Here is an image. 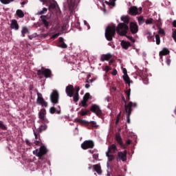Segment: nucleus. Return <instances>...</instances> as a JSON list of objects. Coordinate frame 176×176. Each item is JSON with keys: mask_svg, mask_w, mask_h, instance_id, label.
I'll return each instance as SVG.
<instances>
[{"mask_svg": "<svg viewBox=\"0 0 176 176\" xmlns=\"http://www.w3.org/2000/svg\"><path fill=\"white\" fill-rule=\"evenodd\" d=\"M89 112H90L89 110H86V111L81 110V111L80 112V115H81V116H85V115H87Z\"/></svg>", "mask_w": 176, "mask_h": 176, "instance_id": "nucleus-37", "label": "nucleus"}, {"mask_svg": "<svg viewBox=\"0 0 176 176\" xmlns=\"http://www.w3.org/2000/svg\"><path fill=\"white\" fill-rule=\"evenodd\" d=\"M42 24L44 25V27L47 29L49 30L51 23H50L49 21H47V19H46V16H41Z\"/></svg>", "mask_w": 176, "mask_h": 176, "instance_id": "nucleus-13", "label": "nucleus"}, {"mask_svg": "<svg viewBox=\"0 0 176 176\" xmlns=\"http://www.w3.org/2000/svg\"><path fill=\"white\" fill-rule=\"evenodd\" d=\"M130 30L132 34H137L138 32V25L134 22L131 23Z\"/></svg>", "mask_w": 176, "mask_h": 176, "instance_id": "nucleus-11", "label": "nucleus"}, {"mask_svg": "<svg viewBox=\"0 0 176 176\" xmlns=\"http://www.w3.org/2000/svg\"><path fill=\"white\" fill-rule=\"evenodd\" d=\"M47 129V125L46 124H42L40 126L39 129H38V133H41L42 131H45Z\"/></svg>", "mask_w": 176, "mask_h": 176, "instance_id": "nucleus-24", "label": "nucleus"}, {"mask_svg": "<svg viewBox=\"0 0 176 176\" xmlns=\"http://www.w3.org/2000/svg\"><path fill=\"white\" fill-rule=\"evenodd\" d=\"M81 104H82V107H83V108H87V101L82 100L81 102Z\"/></svg>", "mask_w": 176, "mask_h": 176, "instance_id": "nucleus-42", "label": "nucleus"}, {"mask_svg": "<svg viewBox=\"0 0 176 176\" xmlns=\"http://www.w3.org/2000/svg\"><path fill=\"white\" fill-rule=\"evenodd\" d=\"M126 145H130L131 144V141L130 140H126Z\"/></svg>", "mask_w": 176, "mask_h": 176, "instance_id": "nucleus-60", "label": "nucleus"}, {"mask_svg": "<svg viewBox=\"0 0 176 176\" xmlns=\"http://www.w3.org/2000/svg\"><path fill=\"white\" fill-rule=\"evenodd\" d=\"M46 110L45 109H41L38 112V118L40 120H42V119H44V118H46Z\"/></svg>", "mask_w": 176, "mask_h": 176, "instance_id": "nucleus-21", "label": "nucleus"}, {"mask_svg": "<svg viewBox=\"0 0 176 176\" xmlns=\"http://www.w3.org/2000/svg\"><path fill=\"white\" fill-rule=\"evenodd\" d=\"M47 153V148L45 146H41L38 153V157L40 160L43 159V156Z\"/></svg>", "mask_w": 176, "mask_h": 176, "instance_id": "nucleus-9", "label": "nucleus"}, {"mask_svg": "<svg viewBox=\"0 0 176 176\" xmlns=\"http://www.w3.org/2000/svg\"><path fill=\"white\" fill-rule=\"evenodd\" d=\"M146 35L148 41L150 42H155V38H153V35L151 32H147Z\"/></svg>", "mask_w": 176, "mask_h": 176, "instance_id": "nucleus-23", "label": "nucleus"}, {"mask_svg": "<svg viewBox=\"0 0 176 176\" xmlns=\"http://www.w3.org/2000/svg\"><path fill=\"white\" fill-rule=\"evenodd\" d=\"M121 116H122V111H120L117 116L116 120V124H119V121L120 120Z\"/></svg>", "mask_w": 176, "mask_h": 176, "instance_id": "nucleus-34", "label": "nucleus"}, {"mask_svg": "<svg viewBox=\"0 0 176 176\" xmlns=\"http://www.w3.org/2000/svg\"><path fill=\"white\" fill-rule=\"evenodd\" d=\"M74 102H78L79 101V94H75L74 96Z\"/></svg>", "mask_w": 176, "mask_h": 176, "instance_id": "nucleus-36", "label": "nucleus"}, {"mask_svg": "<svg viewBox=\"0 0 176 176\" xmlns=\"http://www.w3.org/2000/svg\"><path fill=\"white\" fill-rule=\"evenodd\" d=\"M47 12V8H43V10L38 11L37 12V14H38V16H41V14H45V13H46Z\"/></svg>", "mask_w": 176, "mask_h": 176, "instance_id": "nucleus-33", "label": "nucleus"}, {"mask_svg": "<svg viewBox=\"0 0 176 176\" xmlns=\"http://www.w3.org/2000/svg\"><path fill=\"white\" fill-rule=\"evenodd\" d=\"M16 14L20 19H23V17H24V12L21 10H17L16 12Z\"/></svg>", "mask_w": 176, "mask_h": 176, "instance_id": "nucleus-26", "label": "nucleus"}, {"mask_svg": "<svg viewBox=\"0 0 176 176\" xmlns=\"http://www.w3.org/2000/svg\"><path fill=\"white\" fill-rule=\"evenodd\" d=\"M81 148L84 151L87 149H93L94 148V142L93 140H85L81 144Z\"/></svg>", "mask_w": 176, "mask_h": 176, "instance_id": "nucleus-5", "label": "nucleus"}, {"mask_svg": "<svg viewBox=\"0 0 176 176\" xmlns=\"http://www.w3.org/2000/svg\"><path fill=\"white\" fill-rule=\"evenodd\" d=\"M94 170L98 174V175H101L102 174V170H101V165L100 164H97L93 165Z\"/></svg>", "mask_w": 176, "mask_h": 176, "instance_id": "nucleus-14", "label": "nucleus"}, {"mask_svg": "<svg viewBox=\"0 0 176 176\" xmlns=\"http://www.w3.org/2000/svg\"><path fill=\"white\" fill-rule=\"evenodd\" d=\"M37 75L38 76H41V75H44V76L47 78H51L52 77V70L50 69H45V68H41V69L37 70Z\"/></svg>", "mask_w": 176, "mask_h": 176, "instance_id": "nucleus-4", "label": "nucleus"}, {"mask_svg": "<svg viewBox=\"0 0 176 176\" xmlns=\"http://www.w3.org/2000/svg\"><path fill=\"white\" fill-rule=\"evenodd\" d=\"M75 90L76 91V94H79V90H80V88L79 87V86H76L75 87Z\"/></svg>", "mask_w": 176, "mask_h": 176, "instance_id": "nucleus-47", "label": "nucleus"}, {"mask_svg": "<svg viewBox=\"0 0 176 176\" xmlns=\"http://www.w3.org/2000/svg\"><path fill=\"white\" fill-rule=\"evenodd\" d=\"M141 13H142V8H139L138 9V14H141Z\"/></svg>", "mask_w": 176, "mask_h": 176, "instance_id": "nucleus-56", "label": "nucleus"}, {"mask_svg": "<svg viewBox=\"0 0 176 176\" xmlns=\"http://www.w3.org/2000/svg\"><path fill=\"white\" fill-rule=\"evenodd\" d=\"M57 111V110L56 109L55 107H51L50 109V113L53 114V113H56V112Z\"/></svg>", "mask_w": 176, "mask_h": 176, "instance_id": "nucleus-43", "label": "nucleus"}, {"mask_svg": "<svg viewBox=\"0 0 176 176\" xmlns=\"http://www.w3.org/2000/svg\"><path fill=\"white\" fill-rule=\"evenodd\" d=\"M58 36H60V33H56V34L52 35V39H56V38H58Z\"/></svg>", "mask_w": 176, "mask_h": 176, "instance_id": "nucleus-46", "label": "nucleus"}, {"mask_svg": "<svg viewBox=\"0 0 176 176\" xmlns=\"http://www.w3.org/2000/svg\"><path fill=\"white\" fill-rule=\"evenodd\" d=\"M90 123L92 127H98V126H97V122H96V121H91Z\"/></svg>", "mask_w": 176, "mask_h": 176, "instance_id": "nucleus-45", "label": "nucleus"}, {"mask_svg": "<svg viewBox=\"0 0 176 176\" xmlns=\"http://www.w3.org/2000/svg\"><path fill=\"white\" fill-rule=\"evenodd\" d=\"M28 32H29L28 28H27L26 27H23L21 30L23 38H24V36H25V34H28Z\"/></svg>", "mask_w": 176, "mask_h": 176, "instance_id": "nucleus-27", "label": "nucleus"}, {"mask_svg": "<svg viewBox=\"0 0 176 176\" xmlns=\"http://www.w3.org/2000/svg\"><path fill=\"white\" fill-rule=\"evenodd\" d=\"M123 74L124 75H127V69L126 68L123 69Z\"/></svg>", "mask_w": 176, "mask_h": 176, "instance_id": "nucleus-59", "label": "nucleus"}, {"mask_svg": "<svg viewBox=\"0 0 176 176\" xmlns=\"http://www.w3.org/2000/svg\"><path fill=\"white\" fill-rule=\"evenodd\" d=\"M158 32H159V34H161V35H163V34H164V30L160 29Z\"/></svg>", "mask_w": 176, "mask_h": 176, "instance_id": "nucleus-51", "label": "nucleus"}, {"mask_svg": "<svg viewBox=\"0 0 176 176\" xmlns=\"http://www.w3.org/2000/svg\"><path fill=\"white\" fill-rule=\"evenodd\" d=\"M38 153H39V150L36 149L35 151H33V154L36 155L38 157Z\"/></svg>", "mask_w": 176, "mask_h": 176, "instance_id": "nucleus-50", "label": "nucleus"}, {"mask_svg": "<svg viewBox=\"0 0 176 176\" xmlns=\"http://www.w3.org/2000/svg\"><path fill=\"white\" fill-rule=\"evenodd\" d=\"M156 44L160 45V36L159 34L155 35Z\"/></svg>", "mask_w": 176, "mask_h": 176, "instance_id": "nucleus-39", "label": "nucleus"}, {"mask_svg": "<svg viewBox=\"0 0 176 176\" xmlns=\"http://www.w3.org/2000/svg\"><path fill=\"white\" fill-rule=\"evenodd\" d=\"M0 2L3 3V5H9L11 2H14V0H0Z\"/></svg>", "mask_w": 176, "mask_h": 176, "instance_id": "nucleus-30", "label": "nucleus"}, {"mask_svg": "<svg viewBox=\"0 0 176 176\" xmlns=\"http://www.w3.org/2000/svg\"><path fill=\"white\" fill-rule=\"evenodd\" d=\"M146 24H152L153 23V19L150 18L148 19H146L145 21Z\"/></svg>", "mask_w": 176, "mask_h": 176, "instance_id": "nucleus-41", "label": "nucleus"}, {"mask_svg": "<svg viewBox=\"0 0 176 176\" xmlns=\"http://www.w3.org/2000/svg\"><path fill=\"white\" fill-rule=\"evenodd\" d=\"M115 140L116 141H117L118 144L120 145V146H123V140H122V136H120V133L116 134Z\"/></svg>", "mask_w": 176, "mask_h": 176, "instance_id": "nucleus-18", "label": "nucleus"}, {"mask_svg": "<svg viewBox=\"0 0 176 176\" xmlns=\"http://www.w3.org/2000/svg\"><path fill=\"white\" fill-rule=\"evenodd\" d=\"M129 14L131 16H137L138 14V8L136 6H132L129 8Z\"/></svg>", "mask_w": 176, "mask_h": 176, "instance_id": "nucleus-15", "label": "nucleus"}, {"mask_svg": "<svg viewBox=\"0 0 176 176\" xmlns=\"http://www.w3.org/2000/svg\"><path fill=\"white\" fill-rule=\"evenodd\" d=\"M116 152H118V147L115 144L110 145L107 151V153H116Z\"/></svg>", "mask_w": 176, "mask_h": 176, "instance_id": "nucleus-12", "label": "nucleus"}, {"mask_svg": "<svg viewBox=\"0 0 176 176\" xmlns=\"http://www.w3.org/2000/svg\"><path fill=\"white\" fill-rule=\"evenodd\" d=\"M132 107L137 108V103H133V102H129L128 104H124L125 113H126V122L129 124L131 123L130 116H131V112H133Z\"/></svg>", "mask_w": 176, "mask_h": 176, "instance_id": "nucleus-2", "label": "nucleus"}, {"mask_svg": "<svg viewBox=\"0 0 176 176\" xmlns=\"http://www.w3.org/2000/svg\"><path fill=\"white\" fill-rule=\"evenodd\" d=\"M74 85H69L66 87V94H67L68 97H73L74 96Z\"/></svg>", "mask_w": 176, "mask_h": 176, "instance_id": "nucleus-10", "label": "nucleus"}, {"mask_svg": "<svg viewBox=\"0 0 176 176\" xmlns=\"http://www.w3.org/2000/svg\"><path fill=\"white\" fill-rule=\"evenodd\" d=\"M123 79L126 83L130 86V77H129V75L126 74L123 76Z\"/></svg>", "mask_w": 176, "mask_h": 176, "instance_id": "nucleus-29", "label": "nucleus"}, {"mask_svg": "<svg viewBox=\"0 0 176 176\" xmlns=\"http://www.w3.org/2000/svg\"><path fill=\"white\" fill-rule=\"evenodd\" d=\"M34 134L36 140H38V135L36 134V132H35V131H34Z\"/></svg>", "mask_w": 176, "mask_h": 176, "instance_id": "nucleus-62", "label": "nucleus"}, {"mask_svg": "<svg viewBox=\"0 0 176 176\" xmlns=\"http://www.w3.org/2000/svg\"><path fill=\"white\" fill-rule=\"evenodd\" d=\"M110 153H106V156L108 157V162H112L113 160H115V156Z\"/></svg>", "mask_w": 176, "mask_h": 176, "instance_id": "nucleus-25", "label": "nucleus"}, {"mask_svg": "<svg viewBox=\"0 0 176 176\" xmlns=\"http://www.w3.org/2000/svg\"><path fill=\"white\" fill-rule=\"evenodd\" d=\"M90 100V94L86 93L83 97V100L88 102Z\"/></svg>", "mask_w": 176, "mask_h": 176, "instance_id": "nucleus-31", "label": "nucleus"}, {"mask_svg": "<svg viewBox=\"0 0 176 176\" xmlns=\"http://www.w3.org/2000/svg\"><path fill=\"white\" fill-rule=\"evenodd\" d=\"M115 1L116 0H110L109 1H105V3H107V5H109V6H115Z\"/></svg>", "mask_w": 176, "mask_h": 176, "instance_id": "nucleus-32", "label": "nucleus"}, {"mask_svg": "<svg viewBox=\"0 0 176 176\" xmlns=\"http://www.w3.org/2000/svg\"><path fill=\"white\" fill-rule=\"evenodd\" d=\"M129 41H131V42H133L134 43V42H135V40L134 39V38H133V36H129Z\"/></svg>", "mask_w": 176, "mask_h": 176, "instance_id": "nucleus-54", "label": "nucleus"}, {"mask_svg": "<svg viewBox=\"0 0 176 176\" xmlns=\"http://www.w3.org/2000/svg\"><path fill=\"white\" fill-rule=\"evenodd\" d=\"M10 27L12 30H15V31H17V30H19V23H17V21H16V19H14L12 21Z\"/></svg>", "mask_w": 176, "mask_h": 176, "instance_id": "nucleus-20", "label": "nucleus"}, {"mask_svg": "<svg viewBox=\"0 0 176 176\" xmlns=\"http://www.w3.org/2000/svg\"><path fill=\"white\" fill-rule=\"evenodd\" d=\"M25 144H26V145L31 146V142H30V140H28V139L25 140Z\"/></svg>", "mask_w": 176, "mask_h": 176, "instance_id": "nucleus-52", "label": "nucleus"}, {"mask_svg": "<svg viewBox=\"0 0 176 176\" xmlns=\"http://www.w3.org/2000/svg\"><path fill=\"white\" fill-rule=\"evenodd\" d=\"M122 100L124 101L125 105H127V100H126V98H124V96H122Z\"/></svg>", "mask_w": 176, "mask_h": 176, "instance_id": "nucleus-58", "label": "nucleus"}, {"mask_svg": "<svg viewBox=\"0 0 176 176\" xmlns=\"http://www.w3.org/2000/svg\"><path fill=\"white\" fill-rule=\"evenodd\" d=\"M89 87H90V85L89 84H86L85 85V88L89 89Z\"/></svg>", "mask_w": 176, "mask_h": 176, "instance_id": "nucleus-64", "label": "nucleus"}, {"mask_svg": "<svg viewBox=\"0 0 176 176\" xmlns=\"http://www.w3.org/2000/svg\"><path fill=\"white\" fill-rule=\"evenodd\" d=\"M41 123H43V124H47V123H49V120H47V118H46V117L41 119Z\"/></svg>", "mask_w": 176, "mask_h": 176, "instance_id": "nucleus-40", "label": "nucleus"}, {"mask_svg": "<svg viewBox=\"0 0 176 176\" xmlns=\"http://www.w3.org/2000/svg\"><path fill=\"white\" fill-rule=\"evenodd\" d=\"M170 63H171V60H170V59H167V60H166V64H167L168 65H170Z\"/></svg>", "mask_w": 176, "mask_h": 176, "instance_id": "nucleus-61", "label": "nucleus"}, {"mask_svg": "<svg viewBox=\"0 0 176 176\" xmlns=\"http://www.w3.org/2000/svg\"><path fill=\"white\" fill-rule=\"evenodd\" d=\"M172 25H173V27H174V28H176V20L173 21Z\"/></svg>", "mask_w": 176, "mask_h": 176, "instance_id": "nucleus-57", "label": "nucleus"}, {"mask_svg": "<svg viewBox=\"0 0 176 176\" xmlns=\"http://www.w3.org/2000/svg\"><path fill=\"white\" fill-rule=\"evenodd\" d=\"M121 46L122 49L127 50L129 47H131V43L129 41H126L124 40L121 41Z\"/></svg>", "mask_w": 176, "mask_h": 176, "instance_id": "nucleus-16", "label": "nucleus"}, {"mask_svg": "<svg viewBox=\"0 0 176 176\" xmlns=\"http://www.w3.org/2000/svg\"><path fill=\"white\" fill-rule=\"evenodd\" d=\"M144 21H145V19H144V17L140 16L138 18V23L140 25H141V24H144Z\"/></svg>", "mask_w": 176, "mask_h": 176, "instance_id": "nucleus-38", "label": "nucleus"}, {"mask_svg": "<svg viewBox=\"0 0 176 176\" xmlns=\"http://www.w3.org/2000/svg\"><path fill=\"white\" fill-rule=\"evenodd\" d=\"M0 129H1V130H8V127L3 124V122L2 121H0Z\"/></svg>", "mask_w": 176, "mask_h": 176, "instance_id": "nucleus-35", "label": "nucleus"}, {"mask_svg": "<svg viewBox=\"0 0 176 176\" xmlns=\"http://www.w3.org/2000/svg\"><path fill=\"white\" fill-rule=\"evenodd\" d=\"M36 102L38 105H41L42 107H47V102H45V99L42 96V94L37 92V99Z\"/></svg>", "mask_w": 176, "mask_h": 176, "instance_id": "nucleus-6", "label": "nucleus"}, {"mask_svg": "<svg viewBox=\"0 0 176 176\" xmlns=\"http://www.w3.org/2000/svg\"><path fill=\"white\" fill-rule=\"evenodd\" d=\"M170 54V51L167 48H164L161 52H160V56H167V54Z\"/></svg>", "mask_w": 176, "mask_h": 176, "instance_id": "nucleus-22", "label": "nucleus"}, {"mask_svg": "<svg viewBox=\"0 0 176 176\" xmlns=\"http://www.w3.org/2000/svg\"><path fill=\"white\" fill-rule=\"evenodd\" d=\"M39 144H41V141L36 140V141L35 142V144H36V145H39Z\"/></svg>", "mask_w": 176, "mask_h": 176, "instance_id": "nucleus-63", "label": "nucleus"}, {"mask_svg": "<svg viewBox=\"0 0 176 176\" xmlns=\"http://www.w3.org/2000/svg\"><path fill=\"white\" fill-rule=\"evenodd\" d=\"M131 93V89H129L128 90H126L125 91V94H126V101H130V94Z\"/></svg>", "mask_w": 176, "mask_h": 176, "instance_id": "nucleus-28", "label": "nucleus"}, {"mask_svg": "<svg viewBox=\"0 0 176 176\" xmlns=\"http://www.w3.org/2000/svg\"><path fill=\"white\" fill-rule=\"evenodd\" d=\"M126 162L127 160V151H119L117 155V162Z\"/></svg>", "mask_w": 176, "mask_h": 176, "instance_id": "nucleus-8", "label": "nucleus"}, {"mask_svg": "<svg viewBox=\"0 0 176 176\" xmlns=\"http://www.w3.org/2000/svg\"><path fill=\"white\" fill-rule=\"evenodd\" d=\"M90 111L96 113L97 116H101V115H102V111H101L100 106L97 104H92L90 108Z\"/></svg>", "mask_w": 176, "mask_h": 176, "instance_id": "nucleus-7", "label": "nucleus"}, {"mask_svg": "<svg viewBox=\"0 0 176 176\" xmlns=\"http://www.w3.org/2000/svg\"><path fill=\"white\" fill-rule=\"evenodd\" d=\"M93 158H94L95 160H98V154H94V155H93Z\"/></svg>", "mask_w": 176, "mask_h": 176, "instance_id": "nucleus-48", "label": "nucleus"}, {"mask_svg": "<svg viewBox=\"0 0 176 176\" xmlns=\"http://www.w3.org/2000/svg\"><path fill=\"white\" fill-rule=\"evenodd\" d=\"M58 47H61V49H67V47H68V45H67V44H65V43H64V38H63V37L59 38Z\"/></svg>", "mask_w": 176, "mask_h": 176, "instance_id": "nucleus-19", "label": "nucleus"}, {"mask_svg": "<svg viewBox=\"0 0 176 176\" xmlns=\"http://www.w3.org/2000/svg\"><path fill=\"white\" fill-rule=\"evenodd\" d=\"M112 75H113V76H116V75H118V70L117 69H114L113 72H112Z\"/></svg>", "mask_w": 176, "mask_h": 176, "instance_id": "nucleus-49", "label": "nucleus"}, {"mask_svg": "<svg viewBox=\"0 0 176 176\" xmlns=\"http://www.w3.org/2000/svg\"><path fill=\"white\" fill-rule=\"evenodd\" d=\"M112 58V54H102L101 56L100 60L101 61H109V60H111Z\"/></svg>", "mask_w": 176, "mask_h": 176, "instance_id": "nucleus-17", "label": "nucleus"}, {"mask_svg": "<svg viewBox=\"0 0 176 176\" xmlns=\"http://www.w3.org/2000/svg\"><path fill=\"white\" fill-rule=\"evenodd\" d=\"M110 69H111V68H109L108 65L105 66V71H106V72H109V71Z\"/></svg>", "mask_w": 176, "mask_h": 176, "instance_id": "nucleus-55", "label": "nucleus"}, {"mask_svg": "<svg viewBox=\"0 0 176 176\" xmlns=\"http://www.w3.org/2000/svg\"><path fill=\"white\" fill-rule=\"evenodd\" d=\"M78 122L80 123H83L84 124H89V122H87V120H85L79 119Z\"/></svg>", "mask_w": 176, "mask_h": 176, "instance_id": "nucleus-44", "label": "nucleus"}, {"mask_svg": "<svg viewBox=\"0 0 176 176\" xmlns=\"http://www.w3.org/2000/svg\"><path fill=\"white\" fill-rule=\"evenodd\" d=\"M56 3H51L50 5V8H52V9H56Z\"/></svg>", "mask_w": 176, "mask_h": 176, "instance_id": "nucleus-53", "label": "nucleus"}, {"mask_svg": "<svg viewBox=\"0 0 176 176\" xmlns=\"http://www.w3.org/2000/svg\"><path fill=\"white\" fill-rule=\"evenodd\" d=\"M121 21L124 23H119L117 28L115 26L107 27L104 35L106 39L109 41V42L113 41V36L116 35V32L120 35V36H125V35H126L127 30H129V26L127 24L130 23V21L127 16H122Z\"/></svg>", "mask_w": 176, "mask_h": 176, "instance_id": "nucleus-1", "label": "nucleus"}, {"mask_svg": "<svg viewBox=\"0 0 176 176\" xmlns=\"http://www.w3.org/2000/svg\"><path fill=\"white\" fill-rule=\"evenodd\" d=\"M50 101L54 104L56 105L58 102V100L60 98V95L58 94V91L54 89L50 94Z\"/></svg>", "mask_w": 176, "mask_h": 176, "instance_id": "nucleus-3", "label": "nucleus"}]
</instances>
